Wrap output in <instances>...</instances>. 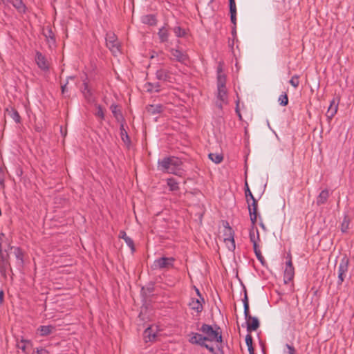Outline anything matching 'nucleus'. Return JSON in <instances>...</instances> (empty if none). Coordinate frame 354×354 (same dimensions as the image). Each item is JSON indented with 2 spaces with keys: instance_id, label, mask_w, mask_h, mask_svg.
<instances>
[{
  "instance_id": "obj_3",
  "label": "nucleus",
  "mask_w": 354,
  "mask_h": 354,
  "mask_svg": "<svg viewBox=\"0 0 354 354\" xmlns=\"http://www.w3.org/2000/svg\"><path fill=\"white\" fill-rule=\"evenodd\" d=\"M106 46L114 55H117L120 53V46L117 37L114 34L107 35Z\"/></svg>"
},
{
  "instance_id": "obj_50",
  "label": "nucleus",
  "mask_w": 354,
  "mask_h": 354,
  "mask_svg": "<svg viewBox=\"0 0 354 354\" xmlns=\"http://www.w3.org/2000/svg\"><path fill=\"white\" fill-rule=\"evenodd\" d=\"M3 2H4V0H1Z\"/></svg>"
},
{
  "instance_id": "obj_11",
  "label": "nucleus",
  "mask_w": 354,
  "mask_h": 354,
  "mask_svg": "<svg viewBox=\"0 0 354 354\" xmlns=\"http://www.w3.org/2000/svg\"><path fill=\"white\" fill-rule=\"evenodd\" d=\"M156 75L157 79L159 80L171 82V75L169 74L165 68H161L158 69Z\"/></svg>"
},
{
  "instance_id": "obj_31",
  "label": "nucleus",
  "mask_w": 354,
  "mask_h": 354,
  "mask_svg": "<svg viewBox=\"0 0 354 354\" xmlns=\"http://www.w3.org/2000/svg\"><path fill=\"white\" fill-rule=\"evenodd\" d=\"M278 102L281 106H286L288 104V98L286 94L281 95L278 98Z\"/></svg>"
},
{
  "instance_id": "obj_24",
  "label": "nucleus",
  "mask_w": 354,
  "mask_h": 354,
  "mask_svg": "<svg viewBox=\"0 0 354 354\" xmlns=\"http://www.w3.org/2000/svg\"><path fill=\"white\" fill-rule=\"evenodd\" d=\"M8 243L5 239V234L3 233L0 234V253L2 252L3 250L6 251L7 248H8Z\"/></svg>"
},
{
  "instance_id": "obj_14",
  "label": "nucleus",
  "mask_w": 354,
  "mask_h": 354,
  "mask_svg": "<svg viewBox=\"0 0 354 354\" xmlns=\"http://www.w3.org/2000/svg\"><path fill=\"white\" fill-rule=\"evenodd\" d=\"M44 35L46 38L50 46L55 44L54 34L50 26H47L44 28Z\"/></svg>"
},
{
  "instance_id": "obj_16",
  "label": "nucleus",
  "mask_w": 354,
  "mask_h": 354,
  "mask_svg": "<svg viewBox=\"0 0 354 354\" xmlns=\"http://www.w3.org/2000/svg\"><path fill=\"white\" fill-rule=\"evenodd\" d=\"M248 209H249V212H250V220L252 223H254L257 221V203L256 200H254V201H252V203L251 205L250 204L248 205Z\"/></svg>"
},
{
  "instance_id": "obj_37",
  "label": "nucleus",
  "mask_w": 354,
  "mask_h": 354,
  "mask_svg": "<svg viewBox=\"0 0 354 354\" xmlns=\"http://www.w3.org/2000/svg\"><path fill=\"white\" fill-rule=\"evenodd\" d=\"M95 115L102 120L104 119V110L100 106H97L96 111H95Z\"/></svg>"
},
{
  "instance_id": "obj_44",
  "label": "nucleus",
  "mask_w": 354,
  "mask_h": 354,
  "mask_svg": "<svg viewBox=\"0 0 354 354\" xmlns=\"http://www.w3.org/2000/svg\"><path fill=\"white\" fill-rule=\"evenodd\" d=\"M231 12V20L233 23H235L236 20V8L234 10H230Z\"/></svg>"
},
{
  "instance_id": "obj_23",
  "label": "nucleus",
  "mask_w": 354,
  "mask_h": 354,
  "mask_svg": "<svg viewBox=\"0 0 354 354\" xmlns=\"http://www.w3.org/2000/svg\"><path fill=\"white\" fill-rule=\"evenodd\" d=\"M120 136H121L122 141L125 144H129V138L127 132L124 127V122L120 123Z\"/></svg>"
},
{
  "instance_id": "obj_4",
  "label": "nucleus",
  "mask_w": 354,
  "mask_h": 354,
  "mask_svg": "<svg viewBox=\"0 0 354 354\" xmlns=\"http://www.w3.org/2000/svg\"><path fill=\"white\" fill-rule=\"evenodd\" d=\"M159 329L157 326L152 325L147 328L143 333V338L146 342L156 341L159 335Z\"/></svg>"
},
{
  "instance_id": "obj_30",
  "label": "nucleus",
  "mask_w": 354,
  "mask_h": 354,
  "mask_svg": "<svg viewBox=\"0 0 354 354\" xmlns=\"http://www.w3.org/2000/svg\"><path fill=\"white\" fill-rule=\"evenodd\" d=\"M350 220L347 216H345L341 225V230L342 232H346L349 228Z\"/></svg>"
},
{
  "instance_id": "obj_5",
  "label": "nucleus",
  "mask_w": 354,
  "mask_h": 354,
  "mask_svg": "<svg viewBox=\"0 0 354 354\" xmlns=\"http://www.w3.org/2000/svg\"><path fill=\"white\" fill-rule=\"evenodd\" d=\"M196 291L197 293V297L192 298L188 305L192 310L195 311L196 313H199L203 310V304L204 303V299L201 295L198 289H196Z\"/></svg>"
},
{
  "instance_id": "obj_35",
  "label": "nucleus",
  "mask_w": 354,
  "mask_h": 354,
  "mask_svg": "<svg viewBox=\"0 0 354 354\" xmlns=\"http://www.w3.org/2000/svg\"><path fill=\"white\" fill-rule=\"evenodd\" d=\"M167 185L171 190H176L178 189V183L172 178L167 180Z\"/></svg>"
},
{
  "instance_id": "obj_36",
  "label": "nucleus",
  "mask_w": 354,
  "mask_h": 354,
  "mask_svg": "<svg viewBox=\"0 0 354 354\" xmlns=\"http://www.w3.org/2000/svg\"><path fill=\"white\" fill-rule=\"evenodd\" d=\"M243 304H244V314H245V318L250 317V313H249V304H248V298H247V296L245 295V299L243 301Z\"/></svg>"
},
{
  "instance_id": "obj_1",
  "label": "nucleus",
  "mask_w": 354,
  "mask_h": 354,
  "mask_svg": "<svg viewBox=\"0 0 354 354\" xmlns=\"http://www.w3.org/2000/svg\"><path fill=\"white\" fill-rule=\"evenodd\" d=\"M199 331L202 333H192L189 335V342L204 346L211 353L216 354L214 345L218 348V344L222 342L219 328H214L209 325L203 324Z\"/></svg>"
},
{
  "instance_id": "obj_27",
  "label": "nucleus",
  "mask_w": 354,
  "mask_h": 354,
  "mask_svg": "<svg viewBox=\"0 0 354 354\" xmlns=\"http://www.w3.org/2000/svg\"><path fill=\"white\" fill-rule=\"evenodd\" d=\"M209 158L212 162H214L216 164L220 163L223 160V157L221 154L214 153H209Z\"/></svg>"
},
{
  "instance_id": "obj_17",
  "label": "nucleus",
  "mask_w": 354,
  "mask_h": 354,
  "mask_svg": "<svg viewBox=\"0 0 354 354\" xmlns=\"http://www.w3.org/2000/svg\"><path fill=\"white\" fill-rule=\"evenodd\" d=\"M111 110L118 122H119L120 123L124 122V118L122 115L120 109L118 108V106L117 105L112 104L111 106Z\"/></svg>"
},
{
  "instance_id": "obj_29",
  "label": "nucleus",
  "mask_w": 354,
  "mask_h": 354,
  "mask_svg": "<svg viewBox=\"0 0 354 354\" xmlns=\"http://www.w3.org/2000/svg\"><path fill=\"white\" fill-rule=\"evenodd\" d=\"M142 21L145 24H148L149 25H154L156 24V19L152 15H146L142 18Z\"/></svg>"
},
{
  "instance_id": "obj_34",
  "label": "nucleus",
  "mask_w": 354,
  "mask_h": 354,
  "mask_svg": "<svg viewBox=\"0 0 354 354\" xmlns=\"http://www.w3.org/2000/svg\"><path fill=\"white\" fill-rule=\"evenodd\" d=\"M146 90L149 92L158 91V86L151 83H147L145 86Z\"/></svg>"
},
{
  "instance_id": "obj_26",
  "label": "nucleus",
  "mask_w": 354,
  "mask_h": 354,
  "mask_svg": "<svg viewBox=\"0 0 354 354\" xmlns=\"http://www.w3.org/2000/svg\"><path fill=\"white\" fill-rule=\"evenodd\" d=\"M218 97L221 101L225 102L227 99V90L225 87L218 88Z\"/></svg>"
},
{
  "instance_id": "obj_40",
  "label": "nucleus",
  "mask_w": 354,
  "mask_h": 354,
  "mask_svg": "<svg viewBox=\"0 0 354 354\" xmlns=\"http://www.w3.org/2000/svg\"><path fill=\"white\" fill-rule=\"evenodd\" d=\"M32 354H49V352L46 349L39 347L34 350Z\"/></svg>"
},
{
  "instance_id": "obj_20",
  "label": "nucleus",
  "mask_w": 354,
  "mask_h": 354,
  "mask_svg": "<svg viewBox=\"0 0 354 354\" xmlns=\"http://www.w3.org/2000/svg\"><path fill=\"white\" fill-rule=\"evenodd\" d=\"M225 76L222 74L221 68H218V88L225 87Z\"/></svg>"
},
{
  "instance_id": "obj_43",
  "label": "nucleus",
  "mask_w": 354,
  "mask_h": 354,
  "mask_svg": "<svg viewBox=\"0 0 354 354\" xmlns=\"http://www.w3.org/2000/svg\"><path fill=\"white\" fill-rule=\"evenodd\" d=\"M245 343L248 347H251L252 346V338L250 335H247L245 337Z\"/></svg>"
},
{
  "instance_id": "obj_33",
  "label": "nucleus",
  "mask_w": 354,
  "mask_h": 354,
  "mask_svg": "<svg viewBox=\"0 0 354 354\" xmlns=\"http://www.w3.org/2000/svg\"><path fill=\"white\" fill-rule=\"evenodd\" d=\"M290 84L294 87L297 88L299 84V77L298 75H294L290 80Z\"/></svg>"
},
{
  "instance_id": "obj_48",
  "label": "nucleus",
  "mask_w": 354,
  "mask_h": 354,
  "mask_svg": "<svg viewBox=\"0 0 354 354\" xmlns=\"http://www.w3.org/2000/svg\"><path fill=\"white\" fill-rule=\"evenodd\" d=\"M248 348L250 354H254V349L252 346H251V347H248Z\"/></svg>"
},
{
  "instance_id": "obj_45",
  "label": "nucleus",
  "mask_w": 354,
  "mask_h": 354,
  "mask_svg": "<svg viewBox=\"0 0 354 354\" xmlns=\"http://www.w3.org/2000/svg\"><path fill=\"white\" fill-rule=\"evenodd\" d=\"M236 8L235 0H230V10H234Z\"/></svg>"
},
{
  "instance_id": "obj_42",
  "label": "nucleus",
  "mask_w": 354,
  "mask_h": 354,
  "mask_svg": "<svg viewBox=\"0 0 354 354\" xmlns=\"http://www.w3.org/2000/svg\"><path fill=\"white\" fill-rule=\"evenodd\" d=\"M245 186H246V190H245V196H246V197L250 196V198L252 200V201H254V200H255V199H254V198L251 191L250 190L247 183H245Z\"/></svg>"
},
{
  "instance_id": "obj_6",
  "label": "nucleus",
  "mask_w": 354,
  "mask_h": 354,
  "mask_svg": "<svg viewBox=\"0 0 354 354\" xmlns=\"http://www.w3.org/2000/svg\"><path fill=\"white\" fill-rule=\"evenodd\" d=\"M348 259L346 257H344L339 263L338 267V283L342 284L346 277L348 268Z\"/></svg>"
},
{
  "instance_id": "obj_18",
  "label": "nucleus",
  "mask_w": 354,
  "mask_h": 354,
  "mask_svg": "<svg viewBox=\"0 0 354 354\" xmlns=\"http://www.w3.org/2000/svg\"><path fill=\"white\" fill-rule=\"evenodd\" d=\"M228 231L230 232V236L227 238L224 239V242L229 249V250H233L235 248V243L233 236L231 235V229H228Z\"/></svg>"
},
{
  "instance_id": "obj_28",
  "label": "nucleus",
  "mask_w": 354,
  "mask_h": 354,
  "mask_svg": "<svg viewBox=\"0 0 354 354\" xmlns=\"http://www.w3.org/2000/svg\"><path fill=\"white\" fill-rule=\"evenodd\" d=\"M171 55L180 62H183L185 59V56L178 50H172Z\"/></svg>"
},
{
  "instance_id": "obj_21",
  "label": "nucleus",
  "mask_w": 354,
  "mask_h": 354,
  "mask_svg": "<svg viewBox=\"0 0 354 354\" xmlns=\"http://www.w3.org/2000/svg\"><path fill=\"white\" fill-rule=\"evenodd\" d=\"M6 111L8 112V115L17 123L20 122V116L18 113V112L14 109H11L10 110L7 109Z\"/></svg>"
},
{
  "instance_id": "obj_7",
  "label": "nucleus",
  "mask_w": 354,
  "mask_h": 354,
  "mask_svg": "<svg viewBox=\"0 0 354 354\" xmlns=\"http://www.w3.org/2000/svg\"><path fill=\"white\" fill-rule=\"evenodd\" d=\"M288 260L286 263V268L284 270L283 280L286 283L291 281L295 276V268L292 266L291 256L288 255Z\"/></svg>"
},
{
  "instance_id": "obj_25",
  "label": "nucleus",
  "mask_w": 354,
  "mask_h": 354,
  "mask_svg": "<svg viewBox=\"0 0 354 354\" xmlns=\"http://www.w3.org/2000/svg\"><path fill=\"white\" fill-rule=\"evenodd\" d=\"M11 3L19 12H23L25 11V6L21 0H12Z\"/></svg>"
},
{
  "instance_id": "obj_41",
  "label": "nucleus",
  "mask_w": 354,
  "mask_h": 354,
  "mask_svg": "<svg viewBox=\"0 0 354 354\" xmlns=\"http://www.w3.org/2000/svg\"><path fill=\"white\" fill-rule=\"evenodd\" d=\"M286 351H284L285 354H296L295 350L292 346H291L288 344H286Z\"/></svg>"
},
{
  "instance_id": "obj_13",
  "label": "nucleus",
  "mask_w": 354,
  "mask_h": 354,
  "mask_svg": "<svg viewBox=\"0 0 354 354\" xmlns=\"http://www.w3.org/2000/svg\"><path fill=\"white\" fill-rule=\"evenodd\" d=\"M248 330H256L259 326V322L257 317L250 316L245 318Z\"/></svg>"
},
{
  "instance_id": "obj_15",
  "label": "nucleus",
  "mask_w": 354,
  "mask_h": 354,
  "mask_svg": "<svg viewBox=\"0 0 354 354\" xmlns=\"http://www.w3.org/2000/svg\"><path fill=\"white\" fill-rule=\"evenodd\" d=\"M338 109V101L335 100V99H333L330 102V106L328 109L327 111V116L329 119H332L335 115L337 113Z\"/></svg>"
},
{
  "instance_id": "obj_19",
  "label": "nucleus",
  "mask_w": 354,
  "mask_h": 354,
  "mask_svg": "<svg viewBox=\"0 0 354 354\" xmlns=\"http://www.w3.org/2000/svg\"><path fill=\"white\" fill-rule=\"evenodd\" d=\"M328 196H329V194H328V192L327 190L322 191L317 198V204L322 205V204L325 203L328 198Z\"/></svg>"
},
{
  "instance_id": "obj_22",
  "label": "nucleus",
  "mask_w": 354,
  "mask_h": 354,
  "mask_svg": "<svg viewBox=\"0 0 354 354\" xmlns=\"http://www.w3.org/2000/svg\"><path fill=\"white\" fill-rule=\"evenodd\" d=\"M119 236L120 238H122V239H124V241H125V243L131 248L132 250H133V241H132V239L129 237L127 234L122 231L120 232V235Z\"/></svg>"
},
{
  "instance_id": "obj_46",
  "label": "nucleus",
  "mask_w": 354,
  "mask_h": 354,
  "mask_svg": "<svg viewBox=\"0 0 354 354\" xmlns=\"http://www.w3.org/2000/svg\"><path fill=\"white\" fill-rule=\"evenodd\" d=\"M66 91H68L67 84H65L62 86V92L64 93Z\"/></svg>"
},
{
  "instance_id": "obj_12",
  "label": "nucleus",
  "mask_w": 354,
  "mask_h": 354,
  "mask_svg": "<svg viewBox=\"0 0 354 354\" xmlns=\"http://www.w3.org/2000/svg\"><path fill=\"white\" fill-rule=\"evenodd\" d=\"M55 331V328L51 325L40 326L37 328V333L40 336H47L53 334Z\"/></svg>"
},
{
  "instance_id": "obj_8",
  "label": "nucleus",
  "mask_w": 354,
  "mask_h": 354,
  "mask_svg": "<svg viewBox=\"0 0 354 354\" xmlns=\"http://www.w3.org/2000/svg\"><path fill=\"white\" fill-rule=\"evenodd\" d=\"M174 259L162 257L156 259L153 264L154 269L170 268L173 266Z\"/></svg>"
},
{
  "instance_id": "obj_38",
  "label": "nucleus",
  "mask_w": 354,
  "mask_h": 354,
  "mask_svg": "<svg viewBox=\"0 0 354 354\" xmlns=\"http://www.w3.org/2000/svg\"><path fill=\"white\" fill-rule=\"evenodd\" d=\"M174 32L177 37H183L185 33V30L178 26L174 28Z\"/></svg>"
},
{
  "instance_id": "obj_47",
  "label": "nucleus",
  "mask_w": 354,
  "mask_h": 354,
  "mask_svg": "<svg viewBox=\"0 0 354 354\" xmlns=\"http://www.w3.org/2000/svg\"><path fill=\"white\" fill-rule=\"evenodd\" d=\"M4 298V292L3 290H0V304H2Z\"/></svg>"
},
{
  "instance_id": "obj_10",
  "label": "nucleus",
  "mask_w": 354,
  "mask_h": 354,
  "mask_svg": "<svg viewBox=\"0 0 354 354\" xmlns=\"http://www.w3.org/2000/svg\"><path fill=\"white\" fill-rule=\"evenodd\" d=\"M35 62L39 66L43 71H47L49 68V63L46 57L39 52H37L35 57Z\"/></svg>"
},
{
  "instance_id": "obj_49",
  "label": "nucleus",
  "mask_w": 354,
  "mask_h": 354,
  "mask_svg": "<svg viewBox=\"0 0 354 354\" xmlns=\"http://www.w3.org/2000/svg\"><path fill=\"white\" fill-rule=\"evenodd\" d=\"M0 184H3V180H0Z\"/></svg>"
},
{
  "instance_id": "obj_32",
  "label": "nucleus",
  "mask_w": 354,
  "mask_h": 354,
  "mask_svg": "<svg viewBox=\"0 0 354 354\" xmlns=\"http://www.w3.org/2000/svg\"><path fill=\"white\" fill-rule=\"evenodd\" d=\"M158 35L162 41H166L167 39L168 36L167 30L163 28L160 29Z\"/></svg>"
},
{
  "instance_id": "obj_39",
  "label": "nucleus",
  "mask_w": 354,
  "mask_h": 354,
  "mask_svg": "<svg viewBox=\"0 0 354 354\" xmlns=\"http://www.w3.org/2000/svg\"><path fill=\"white\" fill-rule=\"evenodd\" d=\"M147 109L149 112L154 113L156 112H160L161 107L159 106L150 105Z\"/></svg>"
},
{
  "instance_id": "obj_9",
  "label": "nucleus",
  "mask_w": 354,
  "mask_h": 354,
  "mask_svg": "<svg viewBox=\"0 0 354 354\" xmlns=\"http://www.w3.org/2000/svg\"><path fill=\"white\" fill-rule=\"evenodd\" d=\"M33 344L31 341L21 339L17 342V347L24 354H29L32 350Z\"/></svg>"
},
{
  "instance_id": "obj_2",
  "label": "nucleus",
  "mask_w": 354,
  "mask_h": 354,
  "mask_svg": "<svg viewBox=\"0 0 354 354\" xmlns=\"http://www.w3.org/2000/svg\"><path fill=\"white\" fill-rule=\"evenodd\" d=\"M158 169L168 174L178 176L183 174V162L176 157H167L158 160Z\"/></svg>"
}]
</instances>
